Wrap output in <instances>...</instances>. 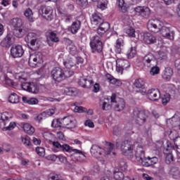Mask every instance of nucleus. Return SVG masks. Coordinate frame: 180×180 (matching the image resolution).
Here are the masks:
<instances>
[{"label":"nucleus","mask_w":180,"mask_h":180,"mask_svg":"<svg viewBox=\"0 0 180 180\" xmlns=\"http://www.w3.org/2000/svg\"><path fill=\"white\" fill-rule=\"evenodd\" d=\"M27 103H28V105H37L39 100L36 98H30L27 101Z\"/></svg>","instance_id":"6e6d98bb"},{"label":"nucleus","mask_w":180,"mask_h":180,"mask_svg":"<svg viewBox=\"0 0 180 180\" xmlns=\"http://www.w3.org/2000/svg\"><path fill=\"white\" fill-rule=\"evenodd\" d=\"M143 40L146 44H154L157 43V37L150 32H146L143 34Z\"/></svg>","instance_id":"6ab92c4d"},{"label":"nucleus","mask_w":180,"mask_h":180,"mask_svg":"<svg viewBox=\"0 0 180 180\" xmlns=\"http://www.w3.org/2000/svg\"><path fill=\"white\" fill-rule=\"evenodd\" d=\"M51 127L56 129V127H63L61 121L60 120H53L51 123Z\"/></svg>","instance_id":"8fccbe9b"},{"label":"nucleus","mask_w":180,"mask_h":180,"mask_svg":"<svg viewBox=\"0 0 180 180\" xmlns=\"http://www.w3.org/2000/svg\"><path fill=\"white\" fill-rule=\"evenodd\" d=\"M24 15L29 22H34V17H33V11L30 8L25 10Z\"/></svg>","instance_id":"7c9ffc66"},{"label":"nucleus","mask_w":180,"mask_h":180,"mask_svg":"<svg viewBox=\"0 0 180 180\" xmlns=\"http://www.w3.org/2000/svg\"><path fill=\"white\" fill-rule=\"evenodd\" d=\"M49 142L51 144H53V147L59 148V150H61L62 151H66L67 153H72V151H75L76 153L82 154V152L77 149H72L68 144L61 145L58 141H53L51 140H49Z\"/></svg>","instance_id":"39448f33"},{"label":"nucleus","mask_w":180,"mask_h":180,"mask_svg":"<svg viewBox=\"0 0 180 180\" xmlns=\"http://www.w3.org/2000/svg\"><path fill=\"white\" fill-rule=\"evenodd\" d=\"M92 25L95 26H99L103 22V19L102 18V15L98 13H94L92 15V18L91 20Z\"/></svg>","instance_id":"4be33fe9"},{"label":"nucleus","mask_w":180,"mask_h":180,"mask_svg":"<svg viewBox=\"0 0 180 180\" xmlns=\"http://www.w3.org/2000/svg\"><path fill=\"white\" fill-rule=\"evenodd\" d=\"M147 27L150 32L158 33L161 29V22L157 20H150L148 22Z\"/></svg>","instance_id":"9b49d317"},{"label":"nucleus","mask_w":180,"mask_h":180,"mask_svg":"<svg viewBox=\"0 0 180 180\" xmlns=\"http://www.w3.org/2000/svg\"><path fill=\"white\" fill-rule=\"evenodd\" d=\"M143 64L147 65V67H151L152 65H155L157 64V59L155 56L151 53H148L143 57Z\"/></svg>","instance_id":"4468645a"},{"label":"nucleus","mask_w":180,"mask_h":180,"mask_svg":"<svg viewBox=\"0 0 180 180\" xmlns=\"http://www.w3.org/2000/svg\"><path fill=\"white\" fill-rule=\"evenodd\" d=\"M39 13L46 20H53L54 15L53 14V8L50 6L42 5L39 7Z\"/></svg>","instance_id":"20e7f679"},{"label":"nucleus","mask_w":180,"mask_h":180,"mask_svg":"<svg viewBox=\"0 0 180 180\" xmlns=\"http://www.w3.org/2000/svg\"><path fill=\"white\" fill-rule=\"evenodd\" d=\"M23 130L27 133V134H30L32 136L34 133V127H32V125H30L28 123H25L23 124Z\"/></svg>","instance_id":"c756f323"},{"label":"nucleus","mask_w":180,"mask_h":180,"mask_svg":"<svg viewBox=\"0 0 180 180\" xmlns=\"http://www.w3.org/2000/svg\"><path fill=\"white\" fill-rule=\"evenodd\" d=\"M76 63L77 61L75 60V59L70 58L64 61L63 64L66 68L77 71L78 67H77Z\"/></svg>","instance_id":"5701e85b"},{"label":"nucleus","mask_w":180,"mask_h":180,"mask_svg":"<svg viewBox=\"0 0 180 180\" xmlns=\"http://www.w3.org/2000/svg\"><path fill=\"white\" fill-rule=\"evenodd\" d=\"M110 29V24L108 22H103L98 25V28L97 29V33L99 36H103L105 32H108Z\"/></svg>","instance_id":"aec40b11"},{"label":"nucleus","mask_w":180,"mask_h":180,"mask_svg":"<svg viewBox=\"0 0 180 180\" xmlns=\"http://www.w3.org/2000/svg\"><path fill=\"white\" fill-rule=\"evenodd\" d=\"M105 143V150H104V152L106 155H110V153H112V151L113 150L115 144L108 141H106Z\"/></svg>","instance_id":"72a5a7b5"},{"label":"nucleus","mask_w":180,"mask_h":180,"mask_svg":"<svg viewBox=\"0 0 180 180\" xmlns=\"http://www.w3.org/2000/svg\"><path fill=\"white\" fill-rule=\"evenodd\" d=\"M14 34H15L16 37H22L23 34H25V30L20 28H15L14 30Z\"/></svg>","instance_id":"c03bdc74"},{"label":"nucleus","mask_w":180,"mask_h":180,"mask_svg":"<svg viewBox=\"0 0 180 180\" xmlns=\"http://www.w3.org/2000/svg\"><path fill=\"white\" fill-rule=\"evenodd\" d=\"M165 136H168L170 140H173V141L179 136L178 132L175 130L167 131H165Z\"/></svg>","instance_id":"473e14b6"},{"label":"nucleus","mask_w":180,"mask_h":180,"mask_svg":"<svg viewBox=\"0 0 180 180\" xmlns=\"http://www.w3.org/2000/svg\"><path fill=\"white\" fill-rule=\"evenodd\" d=\"M122 46H123V39H118L116 41L115 45V51L116 53H118V54H120V53H122Z\"/></svg>","instance_id":"e433bc0d"},{"label":"nucleus","mask_w":180,"mask_h":180,"mask_svg":"<svg viewBox=\"0 0 180 180\" xmlns=\"http://www.w3.org/2000/svg\"><path fill=\"white\" fill-rule=\"evenodd\" d=\"M81 29V21L76 20L72 22L71 27H70V32L72 33V34H75L78 33V30Z\"/></svg>","instance_id":"393cba45"},{"label":"nucleus","mask_w":180,"mask_h":180,"mask_svg":"<svg viewBox=\"0 0 180 180\" xmlns=\"http://www.w3.org/2000/svg\"><path fill=\"white\" fill-rule=\"evenodd\" d=\"M159 60H167V53L164 52L159 53Z\"/></svg>","instance_id":"774afa93"},{"label":"nucleus","mask_w":180,"mask_h":180,"mask_svg":"<svg viewBox=\"0 0 180 180\" xmlns=\"http://www.w3.org/2000/svg\"><path fill=\"white\" fill-rule=\"evenodd\" d=\"M124 178V174L122 172H114V179L122 180Z\"/></svg>","instance_id":"49530a36"},{"label":"nucleus","mask_w":180,"mask_h":180,"mask_svg":"<svg viewBox=\"0 0 180 180\" xmlns=\"http://www.w3.org/2000/svg\"><path fill=\"white\" fill-rule=\"evenodd\" d=\"M101 147L96 146V145H94L92 146L91 148V153L92 154H99L100 155H102V152H101Z\"/></svg>","instance_id":"ea45409f"},{"label":"nucleus","mask_w":180,"mask_h":180,"mask_svg":"<svg viewBox=\"0 0 180 180\" xmlns=\"http://www.w3.org/2000/svg\"><path fill=\"white\" fill-rule=\"evenodd\" d=\"M136 30H134V28L130 27L129 29L127 30V34L129 36V37H136Z\"/></svg>","instance_id":"864d4df0"},{"label":"nucleus","mask_w":180,"mask_h":180,"mask_svg":"<svg viewBox=\"0 0 180 180\" xmlns=\"http://www.w3.org/2000/svg\"><path fill=\"white\" fill-rule=\"evenodd\" d=\"M149 161L150 157L146 158L144 156L143 158L141 159V160H139L138 162H140L143 167H149Z\"/></svg>","instance_id":"37998d69"},{"label":"nucleus","mask_w":180,"mask_h":180,"mask_svg":"<svg viewBox=\"0 0 180 180\" xmlns=\"http://www.w3.org/2000/svg\"><path fill=\"white\" fill-rule=\"evenodd\" d=\"M5 84L8 86L13 85V81L9 77H5Z\"/></svg>","instance_id":"338daca9"},{"label":"nucleus","mask_w":180,"mask_h":180,"mask_svg":"<svg viewBox=\"0 0 180 180\" xmlns=\"http://www.w3.org/2000/svg\"><path fill=\"white\" fill-rule=\"evenodd\" d=\"M22 142L23 143L24 145L28 147V148H32V143H30V141L27 137L22 138Z\"/></svg>","instance_id":"603ef678"},{"label":"nucleus","mask_w":180,"mask_h":180,"mask_svg":"<svg viewBox=\"0 0 180 180\" xmlns=\"http://www.w3.org/2000/svg\"><path fill=\"white\" fill-rule=\"evenodd\" d=\"M132 117L136 124H138V126H143V124L147 122L148 117L145 110H141V108H135L133 111Z\"/></svg>","instance_id":"f257e3e1"},{"label":"nucleus","mask_w":180,"mask_h":180,"mask_svg":"<svg viewBox=\"0 0 180 180\" xmlns=\"http://www.w3.org/2000/svg\"><path fill=\"white\" fill-rule=\"evenodd\" d=\"M76 2L79 6H86L88 5V0H76Z\"/></svg>","instance_id":"13d9d810"},{"label":"nucleus","mask_w":180,"mask_h":180,"mask_svg":"<svg viewBox=\"0 0 180 180\" xmlns=\"http://www.w3.org/2000/svg\"><path fill=\"white\" fill-rule=\"evenodd\" d=\"M25 40L27 43V46L32 51L39 50V43H37V39L36 38V34L30 32L25 37Z\"/></svg>","instance_id":"7ed1b4c3"},{"label":"nucleus","mask_w":180,"mask_h":180,"mask_svg":"<svg viewBox=\"0 0 180 180\" xmlns=\"http://www.w3.org/2000/svg\"><path fill=\"white\" fill-rule=\"evenodd\" d=\"M158 172H159V174H161L162 175H164V174H165V166L164 165H160L159 166Z\"/></svg>","instance_id":"0e129e2a"},{"label":"nucleus","mask_w":180,"mask_h":180,"mask_svg":"<svg viewBox=\"0 0 180 180\" xmlns=\"http://www.w3.org/2000/svg\"><path fill=\"white\" fill-rule=\"evenodd\" d=\"M15 127H16V123L11 122L9 126L4 127L2 129V130H3V131H6L8 130L11 131V130H13L15 129Z\"/></svg>","instance_id":"3c124183"},{"label":"nucleus","mask_w":180,"mask_h":180,"mask_svg":"<svg viewBox=\"0 0 180 180\" xmlns=\"http://www.w3.org/2000/svg\"><path fill=\"white\" fill-rule=\"evenodd\" d=\"M172 161H174V155H172V153H171V152L166 153L165 163L169 165Z\"/></svg>","instance_id":"79ce46f5"},{"label":"nucleus","mask_w":180,"mask_h":180,"mask_svg":"<svg viewBox=\"0 0 180 180\" xmlns=\"http://www.w3.org/2000/svg\"><path fill=\"white\" fill-rule=\"evenodd\" d=\"M75 72L74 69H67L66 70H63V79L65 78H70V77H72V75Z\"/></svg>","instance_id":"c9c22d12"},{"label":"nucleus","mask_w":180,"mask_h":180,"mask_svg":"<svg viewBox=\"0 0 180 180\" xmlns=\"http://www.w3.org/2000/svg\"><path fill=\"white\" fill-rule=\"evenodd\" d=\"M116 63H118L119 67H122L124 70L130 67V63L127 60L117 59Z\"/></svg>","instance_id":"f704fd0d"},{"label":"nucleus","mask_w":180,"mask_h":180,"mask_svg":"<svg viewBox=\"0 0 180 180\" xmlns=\"http://www.w3.org/2000/svg\"><path fill=\"white\" fill-rule=\"evenodd\" d=\"M62 127L66 129H75L77 127V121L72 116L65 117L60 120Z\"/></svg>","instance_id":"6e6552de"},{"label":"nucleus","mask_w":180,"mask_h":180,"mask_svg":"<svg viewBox=\"0 0 180 180\" xmlns=\"http://www.w3.org/2000/svg\"><path fill=\"white\" fill-rule=\"evenodd\" d=\"M159 32H160L163 37L169 39V40H174V37H175V32L171 30V28L168 27H161Z\"/></svg>","instance_id":"f8f14e48"},{"label":"nucleus","mask_w":180,"mask_h":180,"mask_svg":"<svg viewBox=\"0 0 180 180\" xmlns=\"http://www.w3.org/2000/svg\"><path fill=\"white\" fill-rule=\"evenodd\" d=\"M119 167L121 171H126L127 169V163L123 159H120L119 162Z\"/></svg>","instance_id":"a18cd8bd"},{"label":"nucleus","mask_w":180,"mask_h":180,"mask_svg":"<svg viewBox=\"0 0 180 180\" xmlns=\"http://www.w3.org/2000/svg\"><path fill=\"white\" fill-rule=\"evenodd\" d=\"M90 46L92 53H102L103 51V43L98 36H94L91 39Z\"/></svg>","instance_id":"f03ea898"},{"label":"nucleus","mask_w":180,"mask_h":180,"mask_svg":"<svg viewBox=\"0 0 180 180\" xmlns=\"http://www.w3.org/2000/svg\"><path fill=\"white\" fill-rule=\"evenodd\" d=\"M133 150H134V145L131 141L125 140L121 143V151L124 155L131 154Z\"/></svg>","instance_id":"423d86ee"},{"label":"nucleus","mask_w":180,"mask_h":180,"mask_svg":"<svg viewBox=\"0 0 180 180\" xmlns=\"http://www.w3.org/2000/svg\"><path fill=\"white\" fill-rule=\"evenodd\" d=\"M135 157L136 161H141L145 157L144 149L142 146H139L135 151Z\"/></svg>","instance_id":"b1692460"},{"label":"nucleus","mask_w":180,"mask_h":180,"mask_svg":"<svg viewBox=\"0 0 180 180\" xmlns=\"http://www.w3.org/2000/svg\"><path fill=\"white\" fill-rule=\"evenodd\" d=\"M126 106V104L124 103V100L120 99L117 103H115V110L117 112H120L124 109V107Z\"/></svg>","instance_id":"bb28decb"},{"label":"nucleus","mask_w":180,"mask_h":180,"mask_svg":"<svg viewBox=\"0 0 180 180\" xmlns=\"http://www.w3.org/2000/svg\"><path fill=\"white\" fill-rule=\"evenodd\" d=\"M102 109L103 110H110V109H112V105L108 104L106 101H104L103 103Z\"/></svg>","instance_id":"4d7b16f0"},{"label":"nucleus","mask_w":180,"mask_h":180,"mask_svg":"<svg viewBox=\"0 0 180 180\" xmlns=\"http://www.w3.org/2000/svg\"><path fill=\"white\" fill-rule=\"evenodd\" d=\"M51 77L56 82L64 81V75H63V69L60 68H54L51 72Z\"/></svg>","instance_id":"9d476101"},{"label":"nucleus","mask_w":180,"mask_h":180,"mask_svg":"<svg viewBox=\"0 0 180 180\" xmlns=\"http://www.w3.org/2000/svg\"><path fill=\"white\" fill-rule=\"evenodd\" d=\"M13 43H15V38H13V35H12V34H8L1 41V46L2 47H6V49H9Z\"/></svg>","instance_id":"2eb2a0df"},{"label":"nucleus","mask_w":180,"mask_h":180,"mask_svg":"<svg viewBox=\"0 0 180 180\" xmlns=\"http://www.w3.org/2000/svg\"><path fill=\"white\" fill-rule=\"evenodd\" d=\"M148 98L150 101H158L160 99V91L155 89L148 90Z\"/></svg>","instance_id":"412c9836"},{"label":"nucleus","mask_w":180,"mask_h":180,"mask_svg":"<svg viewBox=\"0 0 180 180\" xmlns=\"http://www.w3.org/2000/svg\"><path fill=\"white\" fill-rule=\"evenodd\" d=\"M150 70V75H158L160 74V67L156 65H152Z\"/></svg>","instance_id":"58836bf2"},{"label":"nucleus","mask_w":180,"mask_h":180,"mask_svg":"<svg viewBox=\"0 0 180 180\" xmlns=\"http://www.w3.org/2000/svg\"><path fill=\"white\" fill-rule=\"evenodd\" d=\"M25 54L22 45L13 46L11 49V56L13 58H20Z\"/></svg>","instance_id":"1a4fd4ad"},{"label":"nucleus","mask_w":180,"mask_h":180,"mask_svg":"<svg viewBox=\"0 0 180 180\" xmlns=\"http://www.w3.org/2000/svg\"><path fill=\"white\" fill-rule=\"evenodd\" d=\"M86 82V78L81 77L78 81V84L79 85H80V86H82V88H84Z\"/></svg>","instance_id":"680f3d73"},{"label":"nucleus","mask_w":180,"mask_h":180,"mask_svg":"<svg viewBox=\"0 0 180 180\" xmlns=\"http://www.w3.org/2000/svg\"><path fill=\"white\" fill-rule=\"evenodd\" d=\"M64 94L68 96H75L77 95V89L75 87H66L64 89Z\"/></svg>","instance_id":"cd10ccee"},{"label":"nucleus","mask_w":180,"mask_h":180,"mask_svg":"<svg viewBox=\"0 0 180 180\" xmlns=\"http://www.w3.org/2000/svg\"><path fill=\"white\" fill-rule=\"evenodd\" d=\"M136 49L131 47L130 52L127 54L129 58H133L134 57V55L136 54Z\"/></svg>","instance_id":"e2e57ef3"},{"label":"nucleus","mask_w":180,"mask_h":180,"mask_svg":"<svg viewBox=\"0 0 180 180\" xmlns=\"http://www.w3.org/2000/svg\"><path fill=\"white\" fill-rule=\"evenodd\" d=\"M36 151L38 154V155H39L40 157H41L44 154V148L42 147H37L36 148Z\"/></svg>","instance_id":"bf43d9fd"},{"label":"nucleus","mask_w":180,"mask_h":180,"mask_svg":"<svg viewBox=\"0 0 180 180\" xmlns=\"http://www.w3.org/2000/svg\"><path fill=\"white\" fill-rule=\"evenodd\" d=\"M92 85H94V81H92L91 79H86V83L84 84V88H91V86H92Z\"/></svg>","instance_id":"052dcab7"},{"label":"nucleus","mask_w":180,"mask_h":180,"mask_svg":"<svg viewBox=\"0 0 180 180\" xmlns=\"http://www.w3.org/2000/svg\"><path fill=\"white\" fill-rule=\"evenodd\" d=\"M144 80L143 79H138L135 81L134 85L138 89L136 92H139L142 95H146L147 90H146V86H144Z\"/></svg>","instance_id":"dca6fc26"},{"label":"nucleus","mask_w":180,"mask_h":180,"mask_svg":"<svg viewBox=\"0 0 180 180\" xmlns=\"http://www.w3.org/2000/svg\"><path fill=\"white\" fill-rule=\"evenodd\" d=\"M135 12H136L139 16L145 18V19H148L151 15L150 8L146 6H138L135 8Z\"/></svg>","instance_id":"ddd939ff"},{"label":"nucleus","mask_w":180,"mask_h":180,"mask_svg":"<svg viewBox=\"0 0 180 180\" xmlns=\"http://www.w3.org/2000/svg\"><path fill=\"white\" fill-rule=\"evenodd\" d=\"M171 98V96L169 94H166L164 95V96L162 98V103L165 106L168 102H169Z\"/></svg>","instance_id":"09e8293b"},{"label":"nucleus","mask_w":180,"mask_h":180,"mask_svg":"<svg viewBox=\"0 0 180 180\" xmlns=\"http://www.w3.org/2000/svg\"><path fill=\"white\" fill-rule=\"evenodd\" d=\"M78 105V103H75V109H74V111L75 112H78L79 113H82L84 112H86V108L82 107V106H78L77 105Z\"/></svg>","instance_id":"de8ad7c7"},{"label":"nucleus","mask_w":180,"mask_h":180,"mask_svg":"<svg viewBox=\"0 0 180 180\" xmlns=\"http://www.w3.org/2000/svg\"><path fill=\"white\" fill-rule=\"evenodd\" d=\"M174 148L178 154H180V136L176 138L174 141Z\"/></svg>","instance_id":"a19ab883"},{"label":"nucleus","mask_w":180,"mask_h":180,"mask_svg":"<svg viewBox=\"0 0 180 180\" xmlns=\"http://www.w3.org/2000/svg\"><path fill=\"white\" fill-rule=\"evenodd\" d=\"M11 25L15 28H20L23 26V21L20 18H13Z\"/></svg>","instance_id":"c85d7f7f"},{"label":"nucleus","mask_w":180,"mask_h":180,"mask_svg":"<svg viewBox=\"0 0 180 180\" xmlns=\"http://www.w3.org/2000/svg\"><path fill=\"white\" fill-rule=\"evenodd\" d=\"M169 175H172L175 179L179 178L180 171L176 166H172L169 172Z\"/></svg>","instance_id":"a878e982"},{"label":"nucleus","mask_w":180,"mask_h":180,"mask_svg":"<svg viewBox=\"0 0 180 180\" xmlns=\"http://www.w3.org/2000/svg\"><path fill=\"white\" fill-rule=\"evenodd\" d=\"M22 88L24 91H27L28 92H31L32 94H39V86L34 84H29L25 83L22 85Z\"/></svg>","instance_id":"a211bd4d"},{"label":"nucleus","mask_w":180,"mask_h":180,"mask_svg":"<svg viewBox=\"0 0 180 180\" xmlns=\"http://www.w3.org/2000/svg\"><path fill=\"white\" fill-rule=\"evenodd\" d=\"M20 101V97L15 93L11 94L8 97V102H10V103H19Z\"/></svg>","instance_id":"2f4dec72"},{"label":"nucleus","mask_w":180,"mask_h":180,"mask_svg":"<svg viewBox=\"0 0 180 180\" xmlns=\"http://www.w3.org/2000/svg\"><path fill=\"white\" fill-rule=\"evenodd\" d=\"M171 150H176L175 146H172L169 141H167L166 151H170Z\"/></svg>","instance_id":"69168bd1"},{"label":"nucleus","mask_w":180,"mask_h":180,"mask_svg":"<svg viewBox=\"0 0 180 180\" xmlns=\"http://www.w3.org/2000/svg\"><path fill=\"white\" fill-rule=\"evenodd\" d=\"M158 162V158L157 157L150 158L149 157V167H151Z\"/></svg>","instance_id":"5fc2aeb1"},{"label":"nucleus","mask_w":180,"mask_h":180,"mask_svg":"<svg viewBox=\"0 0 180 180\" xmlns=\"http://www.w3.org/2000/svg\"><path fill=\"white\" fill-rule=\"evenodd\" d=\"M43 63V53L41 52H35L30 57L29 64L30 67L34 68L37 64Z\"/></svg>","instance_id":"0eeeda50"},{"label":"nucleus","mask_w":180,"mask_h":180,"mask_svg":"<svg viewBox=\"0 0 180 180\" xmlns=\"http://www.w3.org/2000/svg\"><path fill=\"white\" fill-rule=\"evenodd\" d=\"M47 41L50 46V41L53 43H58L60 41V38L57 37V31H53L51 30L46 32Z\"/></svg>","instance_id":"f3484780"},{"label":"nucleus","mask_w":180,"mask_h":180,"mask_svg":"<svg viewBox=\"0 0 180 180\" xmlns=\"http://www.w3.org/2000/svg\"><path fill=\"white\" fill-rule=\"evenodd\" d=\"M174 75V71L171 68H166L165 70L164 77L166 79H169Z\"/></svg>","instance_id":"4c0bfd02"}]
</instances>
